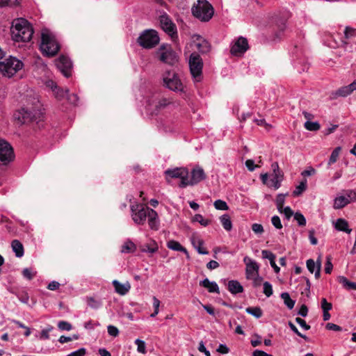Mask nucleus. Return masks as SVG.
I'll return each mask as SVG.
<instances>
[{
  "mask_svg": "<svg viewBox=\"0 0 356 356\" xmlns=\"http://www.w3.org/2000/svg\"><path fill=\"white\" fill-rule=\"evenodd\" d=\"M200 285L207 289L210 293H219V287L216 282H211L208 278H205L200 282Z\"/></svg>",
  "mask_w": 356,
  "mask_h": 356,
  "instance_id": "4be33fe9",
  "label": "nucleus"
},
{
  "mask_svg": "<svg viewBox=\"0 0 356 356\" xmlns=\"http://www.w3.org/2000/svg\"><path fill=\"white\" fill-rule=\"evenodd\" d=\"M321 308L323 311H330L332 308V305L328 302L326 298H322L321 300Z\"/></svg>",
  "mask_w": 356,
  "mask_h": 356,
  "instance_id": "0e129e2a",
  "label": "nucleus"
},
{
  "mask_svg": "<svg viewBox=\"0 0 356 356\" xmlns=\"http://www.w3.org/2000/svg\"><path fill=\"white\" fill-rule=\"evenodd\" d=\"M88 305L94 309H97L102 306V302L99 299H95L93 297H88L86 298Z\"/></svg>",
  "mask_w": 356,
  "mask_h": 356,
  "instance_id": "72a5a7b5",
  "label": "nucleus"
},
{
  "mask_svg": "<svg viewBox=\"0 0 356 356\" xmlns=\"http://www.w3.org/2000/svg\"><path fill=\"white\" fill-rule=\"evenodd\" d=\"M213 205L217 210L227 211L229 209L227 204L222 200H216Z\"/></svg>",
  "mask_w": 356,
  "mask_h": 356,
  "instance_id": "a18cd8bd",
  "label": "nucleus"
},
{
  "mask_svg": "<svg viewBox=\"0 0 356 356\" xmlns=\"http://www.w3.org/2000/svg\"><path fill=\"white\" fill-rule=\"evenodd\" d=\"M192 13L202 22H208L213 17L214 10L211 4L207 0H198L192 8Z\"/></svg>",
  "mask_w": 356,
  "mask_h": 356,
  "instance_id": "20e7f679",
  "label": "nucleus"
},
{
  "mask_svg": "<svg viewBox=\"0 0 356 356\" xmlns=\"http://www.w3.org/2000/svg\"><path fill=\"white\" fill-rule=\"evenodd\" d=\"M159 247L157 243L153 241L150 243H147L141 246L140 250L143 252L155 253L158 251Z\"/></svg>",
  "mask_w": 356,
  "mask_h": 356,
  "instance_id": "c756f323",
  "label": "nucleus"
},
{
  "mask_svg": "<svg viewBox=\"0 0 356 356\" xmlns=\"http://www.w3.org/2000/svg\"><path fill=\"white\" fill-rule=\"evenodd\" d=\"M150 209L142 204H134L131 206V218L136 225H143L150 213Z\"/></svg>",
  "mask_w": 356,
  "mask_h": 356,
  "instance_id": "1a4fd4ad",
  "label": "nucleus"
},
{
  "mask_svg": "<svg viewBox=\"0 0 356 356\" xmlns=\"http://www.w3.org/2000/svg\"><path fill=\"white\" fill-rule=\"evenodd\" d=\"M147 218L150 229L157 230L159 227V220L156 211L154 209L151 210Z\"/></svg>",
  "mask_w": 356,
  "mask_h": 356,
  "instance_id": "393cba45",
  "label": "nucleus"
},
{
  "mask_svg": "<svg viewBox=\"0 0 356 356\" xmlns=\"http://www.w3.org/2000/svg\"><path fill=\"white\" fill-rule=\"evenodd\" d=\"M69 92V90H63V89H60L59 88H58L57 90H56L54 93V95L55 97L58 99H62L63 98H64L65 96H67V93Z\"/></svg>",
  "mask_w": 356,
  "mask_h": 356,
  "instance_id": "5fc2aeb1",
  "label": "nucleus"
},
{
  "mask_svg": "<svg viewBox=\"0 0 356 356\" xmlns=\"http://www.w3.org/2000/svg\"><path fill=\"white\" fill-rule=\"evenodd\" d=\"M343 33L344 40H342V43L344 47L350 42L356 43V29L346 26Z\"/></svg>",
  "mask_w": 356,
  "mask_h": 356,
  "instance_id": "aec40b11",
  "label": "nucleus"
},
{
  "mask_svg": "<svg viewBox=\"0 0 356 356\" xmlns=\"http://www.w3.org/2000/svg\"><path fill=\"white\" fill-rule=\"evenodd\" d=\"M159 21L161 26L165 32L168 34L175 33V26L165 13L160 16Z\"/></svg>",
  "mask_w": 356,
  "mask_h": 356,
  "instance_id": "a211bd4d",
  "label": "nucleus"
},
{
  "mask_svg": "<svg viewBox=\"0 0 356 356\" xmlns=\"http://www.w3.org/2000/svg\"><path fill=\"white\" fill-rule=\"evenodd\" d=\"M172 103V102L169 99L166 98L149 99L147 104V109L151 114H157L161 110L165 108Z\"/></svg>",
  "mask_w": 356,
  "mask_h": 356,
  "instance_id": "4468645a",
  "label": "nucleus"
},
{
  "mask_svg": "<svg viewBox=\"0 0 356 356\" xmlns=\"http://www.w3.org/2000/svg\"><path fill=\"white\" fill-rule=\"evenodd\" d=\"M160 41L158 32L154 29H146L143 31L138 38L137 42L144 49H152L156 47Z\"/></svg>",
  "mask_w": 356,
  "mask_h": 356,
  "instance_id": "0eeeda50",
  "label": "nucleus"
},
{
  "mask_svg": "<svg viewBox=\"0 0 356 356\" xmlns=\"http://www.w3.org/2000/svg\"><path fill=\"white\" fill-rule=\"evenodd\" d=\"M206 179V175L204 170L199 166L194 168L191 171V177L188 179L187 177V186L195 185Z\"/></svg>",
  "mask_w": 356,
  "mask_h": 356,
  "instance_id": "f3484780",
  "label": "nucleus"
},
{
  "mask_svg": "<svg viewBox=\"0 0 356 356\" xmlns=\"http://www.w3.org/2000/svg\"><path fill=\"white\" fill-rule=\"evenodd\" d=\"M289 327H290V329L294 332L296 333L298 336L300 337L301 338L304 339L305 340H307L308 338L306 335L300 333L299 332V330H298V328L296 327V326L291 322H289Z\"/></svg>",
  "mask_w": 356,
  "mask_h": 356,
  "instance_id": "bf43d9fd",
  "label": "nucleus"
},
{
  "mask_svg": "<svg viewBox=\"0 0 356 356\" xmlns=\"http://www.w3.org/2000/svg\"><path fill=\"white\" fill-rule=\"evenodd\" d=\"M339 282L346 289L348 290L353 289L356 291V282L349 281L346 277H339Z\"/></svg>",
  "mask_w": 356,
  "mask_h": 356,
  "instance_id": "2f4dec72",
  "label": "nucleus"
},
{
  "mask_svg": "<svg viewBox=\"0 0 356 356\" xmlns=\"http://www.w3.org/2000/svg\"><path fill=\"white\" fill-rule=\"evenodd\" d=\"M227 289L229 291L234 295L242 293L243 291V287L241 283L237 280H230L227 284Z\"/></svg>",
  "mask_w": 356,
  "mask_h": 356,
  "instance_id": "b1692460",
  "label": "nucleus"
},
{
  "mask_svg": "<svg viewBox=\"0 0 356 356\" xmlns=\"http://www.w3.org/2000/svg\"><path fill=\"white\" fill-rule=\"evenodd\" d=\"M136 250V245L131 240H127L121 247V252L133 253Z\"/></svg>",
  "mask_w": 356,
  "mask_h": 356,
  "instance_id": "c85d7f7f",
  "label": "nucleus"
},
{
  "mask_svg": "<svg viewBox=\"0 0 356 356\" xmlns=\"http://www.w3.org/2000/svg\"><path fill=\"white\" fill-rule=\"evenodd\" d=\"M193 220L199 222L204 227H207L211 223L210 220L205 219L201 214H195L193 218Z\"/></svg>",
  "mask_w": 356,
  "mask_h": 356,
  "instance_id": "a19ab883",
  "label": "nucleus"
},
{
  "mask_svg": "<svg viewBox=\"0 0 356 356\" xmlns=\"http://www.w3.org/2000/svg\"><path fill=\"white\" fill-rule=\"evenodd\" d=\"M193 244L195 247L197 252L200 254H207L209 252L202 248L203 241L200 238H193L192 241Z\"/></svg>",
  "mask_w": 356,
  "mask_h": 356,
  "instance_id": "4c0bfd02",
  "label": "nucleus"
},
{
  "mask_svg": "<svg viewBox=\"0 0 356 356\" xmlns=\"http://www.w3.org/2000/svg\"><path fill=\"white\" fill-rule=\"evenodd\" d=\"M306 265L308 270L311 273H315L314 275L316 279L320 277L321 268V261L320 258L317 259L316 262H315L314 259H309L307 260Z\"/></svg>",
  "mask_w": 356,
  "mask_h": 356,
  "instance_id": "6ab92c4d",
  "label": "nucleus"
},
{
  "mask_svg": "<svg viewBox=\"0 0 356 356\" xmlns=\"http://www.w3.org/2000/svg\"><path fill=\"white\" fill-rule=\"evenodd\" d=\"M86 353V350L84 348H81L77 350L72 352L67 356H84Z\"/></svg>",
  "mask_w": 356,
  "mask_h": 356,
  "instance_id": "774afa93",
  "label": "nucleus"
},
{
  "mask_svg": "<svg viewBox=\"0 0 356 356\" xmlns=\"http://www.w3.org/2000/svg\"><path fill=\"white\" fill-rule=\"evenodd\" d=\"M261 254L264 259H268L270 262L275 259V255L270 250H264L261 251Z\"/></svg>",
  "mask_w": 356,
  "mask_h": 356,
  "instance_id": "4d7b16f0",
  "label": "nucleus"
},
{
  "mask_svg": "<svg viewBox=\"0 0 356 356\" xmlns=\"http://www.w3.org/2000/svg\"><path fill=\"white\" fill-rule=\"evenodd\" d=\"M159 305H160V300L154 296L153 297V307L154 309V312L150 315V317L154 318L158 314Z\"/></svg>",
  "mask_w": 356,
  "mask_h": 356,
  "instance_id": "864d4df0",
  "label": "nucleus"
},
{
  "mask_svg": "<svg viewBox=\"0 0 356 356\" xmlns=\"http://www.w3.org/2000/svg\"><path fill=\"white\" fill-rule=\"evenodd\" d=\"M220 220L223 228L225 230L230 231L232 229V223L229 215L224 214L221 216Z\"/></svg>",
  "mask_w": 356,
  "mask_h": 356,
  "instance_id": "473e14b6",
  "label": "nucleus"
},
{
  "mask_svg": "<svg viewBox=\"0 0 356 356\" xmlns=\"http://www.w3.org/2000/svg\"><path fill=\"white\" fill-rule=\"evenodd\" d=\"M11 247L17 257L20 258L24 255V247L19 241L17 239L13 240L11 243Z\"/></svg>",
  "mask_w": 356,
  "mask_h": 356,
  "instance_id": "cd10ccee",
  "label": "nucleus"
},
{
  "mask_svg": "<svg viewBox=\"0 0 356 356\" xmlns=\"http://www.w3.org/2000/svg\"><path fill=\"white\" fill-rule=\"evenodd\" d=\"M304 127L308 131H316L320 129L321 125L318 122L307 120L304 124Z\"/></svg>",
  "mask_w": 356,
  "mask_h": 356,
  "instance_id": "58836bf2",
  "label": "nucleus"
},
{
  "mask_svg": "<svg viewBox=\"0 0 356 356\" xmlns=\"http://www.w3.org/2000/svg\"><path fill=\"white\" fill-rule=\"evenodd\" d=\"M282 213L284 214L285 218L287 220H289L292 216H294V214H295L290 207H286L283 208Z\"/></svg>",
  "mask_w": 356,
  "mask_h": 356,
  "instance_id": "e2e57ef3",
  "label": "nucleus"
},
{
  "mask_svg": "<svg viewBox=\"0 0 356 356\" xmlns=\"http://www.w3.org/2000/svg\"><path fill=\"white\" fill-rule=\"evenodd\" d=\"M248 49V43L246 38L240 37L232 46L230 52L234 56H239L244 54Z\"/></svg>",
  "mask_w": 356,
  "mask_h": 356,
  "instance_id": "2eb2a0df",
  "label": "nucleus"
},
{
  "mask_svg": "<svg viewBox=\"0 0 356 356\" xmlns=\"http://www.w3.org/2000/svg\"><path fill=\"white\" fill-rule=\"evenodd\" d=\"M23 63L14 56H9L0 61V72L5 76L11 77L23 67Z\"/></svg>",
  "mask_w": 356,
  "mask_h": 356,
  "instance_id": "423d86ee",
  "label": "nucleus"
},
{
  "mask_svg": "<svg viewBox=\"0 0 356 356\" xmlns=\"http://www.w3.org/2000/svg\"><path fill=\"white\" fill-rule=\"evenodd\" d=\"M264 286V293L266 296V297H270L273 294V286L272 284L269 282H264L263 284Z\"/></svg>",
  "mask_w": 356,
  "mask_h": 356,
  "instance_id": "8fccbe9b",
  "label": "nucleus"
},
{
  "mask_svg": "<svg viewBox=\"0 0 356 356\" xmlns=\"http://www.w3.org/2000/svg\"><path fill=\"white\" fill-rule=\"evenodd\" d=\"M165 175L171 178H180L181 182L179 186L185 188L187 186V177L188 176V171L185 168H176L174 169H168L165 171Z\"/></svg>",
  "mask_w": 356,
  "mask_h": 356,
  "instance_id": "f8f14e48",
  "label": "nucleus"
},
{
  "mask_svg": "<svg viewBox=\"0 0 356 356\" xmlns=\"http://www.w3.org/2000/svg\"><path fill=\"white\" fill-rule=\"evenodd\" d=\"M350 203V200L343 195H339L334 198L333 207L335 209H340Z\"/></svg>",
  "mask_w": 356,
  "mask_h": 356,
  "instance_id": "bb28decb",
  "label": "nucleus"
},
{
  "mask_svg": "<svg viewBox=\"0 0 356 356\" xmlns=\"http://www.w3.org/2000/svg\"><path fill=\"white\" fill-rule=\"evenodd\" d=\"M334 228L337 231L343 232L350 234L352 232V229L349 228L348 222L343 218H339L334 222Z\"/></svg>",
  "mask_w": 356,
  "mask_h": 356,
  "instance_id": "a878e982",
  "label": "nucleus"
},
{
  "mask_svg": "<svg viewBox=\"0 0 356 356\" xmlns=\"http://www.w3.org/2000/svg\"><path fill=\"white\" fill-rule=\"evenodd\" d=\"M271 168L273 170V175L275 176H283L282 171L280 170L278 163L277 162H274L271 165Z\"/></svg>",
  "mask_w": 356,
  "mask_h": 356,
  "instance_id": "69168bd1",
  "label": "nucleus"
},
{
  "mask_svg": "<svg viewBox=\"0 0 356 356\" xmlns=\"http://www.w3.org/2000/svg\"><path fill=\"white\" fill-rule=\"evenodd\" d=\"M60 49V45L55 36L48 30L44 29L42 32V40L40 50L43 55L49 57L55 56Z\"/></svg>",
  "mask_w": 356,
  "mask_h": 356,
  "instance_id": "7ed1b4c3",
  "label": "nucleus"
},
{
  "mask_svg": "<svg viewBox=\"0 0 356 356\" xmlns=\"http://www.w3.org/2000/svg\"><path fill=\"white\" fill-rule=\"evenodd\" d=\"M351 91L350 90L348 86H342L339 88L338 90L332 92V95L334 98H337L339 97H346L351 94Z\"/></svg>",
  "mask_w": 356,
  "mask_h": 356,
  "instance_id": "7c9ffc66",
  "label": "nucleus"
},
{
  "mask_svg": "<svg viewBox=\"0 0 356 356\" xmlns=\"http://www.w3.org/2000/svg\"><path fill=\"white\" fill-rule=\"evenodd\" d=\"M167 247L170 250L184 252L186 257L189 259V253L188 250L183 247L179 242L175 240H170L167 242Z\"/></svg>",
  "mask_w": 356,
  "mask_h": 356,
  "instance_id": "5701e85b",
  "label": "nucleus"
},
{
  "mask_svg": "<svg viewBox=\"0 0 356 356\" xmlns=\"http://www.w3.org/2000/svg\"><path fill=\"white\" fill-rule=\"evenodd\" d=\"M190 72L195 82L201 81L202 79L203 60L196 52L191 54L188 60Z\"/></svg>",
  "mask_w": 356,
  "mask_h": 356,
  "instance_id": "6e6552de",
  "label": "nucleus"
},
{
  "mask_svg": "<svg viewBox=\"0 0 356 356\" xmlns=\"http://www.w3.org/2000/svg\"><path fill=\"white\" fill-rule=\"evenodd\" d=\"M33 34L31 24L24 18L14 19L11 26V35L15 42H29Z\"/></svg>",
  "mask_w": 356,
  "mask_h": 356,
  "instance_id": "f03ea898",
  "label": "nucleus"
},
{
  "mask_svg": "<svg viewBox=\"0 0 356 356\" xmlns=\"http://www.w3.org/2000/svg\"><path fill=\"white\" fill-rule=\"evenodd\" d=\"M252 229L257 234H261L264 232V227L262 225L259 223L252 224Z\"/></svg>",
  "mask_w": 356,
  "mask_h": 356,
  "instance_id": "052dcab7",
  "label": "nucleus"
},
{
  "mask_svg": "<svg viewBox=\"0 0 356 356\" xmlns=\"http://www.w3.org/2000/svg\"><path fill=\"white\" fill-rule=\"evenodd\" d=\"M271 222L276 229H280L282 228V224L278 216H273L271 218Z\"/></svg>",
  "mask_w": 356,
  "mask_h": 356,
  "instance_id": "13d9d810",
  "label": "nucleus"
},
{
  "mask_svg": "<svg viewBox=\"0 0 356 356\" xmlns=\"http://www.w3.org/2000/svg\"><path fill=\"white\" fill-rule=\"evenodd\" d=\"M245 312L254 316L257 318H259L262 316L263 312L260 307H249L245 309Z\"/></svg>",
  "mask_w": 356,
  "mask_h": 356,
  "instance_id": "c9c22d12",
  "label": "nucleus"
},
{
  "mask_svg": "<svg viewBox=\"0 0 356 356\" xmlns=\"http://www.w3.org/2000/svg\"><path fill=\"white\" fill-rule=\"evenodd\" d=\"M54 330V327L48 325L47 327L43 329L40 332V339L41 340H47L49 339V332Z\"/></svg>",
  "mask_w": 356,
  "mask_h": 356,
  "instance_id": "49530a36",
  "label": "nucleus"
},
{
  "mask_svg": "<svg viewBox=\"0 0 356 356\" xmlns=\"http://www.w3.org/2000/svg\"><path fill=\"white\" fill-rule=\"evenodd\" d=\"M42 104L38 97H33L31 99H29L27 105L21 108L17 115V118L23 124L33 122L38 123L42 120Z\"/></svg>",
  "mask_w": 356,
  "mask_h": 356,
  "instance_id": "f257e3e1",
  "label": "nucleus"
},
{
  "mask_svg": "<svg viewBox=\"0 0 356 356\" xmlns=\"http://www.w3.org/2000/svg\"><path fill=\"white\" fill-rule=\"evenodd\" d=\"M36 273L33 272L31 268H26L22 270V275L24 278L31 280L35 276Z\"/></svg>",
  "mask_w": 356,
  "mask_h": 356,
  "instance_id": "603ef678",
  "label": "nucleus"
},
{
  "mask_svg": "<svg viewBox=\"0 0 356 356\" xmlns=\"http://www.w3.org/2000/svg\"><path fill=\"white\" fill-rule=\"evenodd\" d=\"M296 322L305 330H309L311 327L310 325H307L306 321L301 318L297 317Z\"/></svg>",
  "mask_w": 356,
  "mask_h": 356,
  "instance_id": "680f3d73",
  "label": "nucleus"
},
{
  "mask_svg": "<svg viewBox=\"0 0 356 356\" xmlns=\"http://www.w3.org/2000/svg\"><path fill=\"white\" fill-rule=\"evenodd\" d=\"M58 70L63 76L68 78L72 74V63L71 60L64 55L59 56L55 61Z\"/></svg>",
  "mask_w": 356,
  "mask_h": 356,
  "instance_id": "ddd939ff",
  "label": "nucleus"
},
{
  "mask_svg": "<svg viewBox=\"0 0 356 356\" xmlns=\"http://www.w3.org/2000/svg\"><path fill=\"white\" fill-rule=\"evenodd\" d=\"M112 284L115 288V291L121 296L126 295L131 289V285L128 282L125 284H122L119 281L115 280L112 282Z\"/></svg>",
  "mask_w": 356,
  "mask_h": 356,
  "instance_id": "412c9836",
  "label": "nucleus"
},
{
  "mask_svg": "<svg viewBox=\"0 0 356 356\" xmlns=\"http://www.w3.org/2000/svg\"><path fill=\"white\" fill-rule=\"evenodd\" d=\"M163 86L175 92H184V86L177 73L172 70H166L162 74Z\"/></svg>",
  "mask_w": 356,
  "mask_h": 356,
  "instance_id": "39448f33",
  "label": "nucleus"
},
{
  "mask_svg": "<svg viewBox=\"0 0 356 356\" xmlns=\"http://www.w3.org/2000/svg\"><path fill=\"white\" fill-rule=\"evenodd\" d=\"M341 149V147H337L332 151L328 161L329 165H331L332 164L336 163V161L338 159Z\"/></svg>",
  "mask_w": 356,
  "mask_h": 356,
  "instance_id": "ea45409f",
  "label": "nucleus"
},
{
  "mask_svg": "<svg viewBox=\"0 0 356 356\" xmlns=\"http://www.w3.org/2000/svg\"><path fill=\"white\" fill-rule=\"evenodd\" d=\"M307 179L302 180L298 186H297L293 192V195L297 197L300 195L307 188Z\"/></svg>",
  "mask_w": 356,
  "mask_h": 356,
  "instance_id": "f704fd0d",
  "label": "nucleus"
},
{
  "mask_svg": "<svg viewBox=\"0 0 356 356\" xmlns=\"http://www.w3.org/2000/svg\"><path fill=\"white\" fill-rule=\"evenodd\" d=\"M107 331L110 336L116 337L119 335V330L117 327L109 325L107 326Z\"/></svg>",
  "mask_w": 356,
  "mask_h": 356,
  "instance_id": "6e6d98bb",
  "label": "nucleus"
},
{
  "mask_svg": "<svg viewBox=\"0 0 356 356\" xmlns=\"http://www.w3.org/2000/svg\"><path fill=\"white\" fill-rule=\"evenodd\" d=\"M251 280H252V284L254 287L259 286L263 281V278L259 275V273L255 275Z\"/></svg>",
  "mask_w": 356,
  "mask_h": 356,
  "instance_id": "338daca9",
  "label": "nucleus"
},
{
  "mask_svg": "<svg viewBox=\"0 0 356 356\" xmlns=\"http://www.w3.org/2000/svg\"><path fill=\"white\" fill-rule=\"evenodd\" d=\"M285 202V195L284 194H278L276 197V205L277 210L280 213H282V209L284 208V204Z\"/></svg>",
  "mask_w": 356,
  "mask_h": 356,
  "instance_id": "37998d69",
  "label": "nucleus"
},
{
  "mask_svg": "<svg viewBox=\"0 0 356 356\" xmlns=\"http://www.w3.org/2000/svg\"><path fill=\"white\" fill-rule=\"evenodd\" d=\"M58 327L61 331H70L72 329V325L67 321H60L58 323Z\"/></svg>",
  "mask_w": 356,
  "mask_h": 356,
  "instance_id": "09e8293b",
  "label": "nucleus"
},
{
  "mask_svg": "<svg viewBox=\"0 0 356 356\" xmlns=\"http://www.w3.org/2000/svg\"><path fill=\"white\" fill-rule=\"evenodd\" d=\"M15 158L13 149L10 144L6 140L0 138V161L7 164Z\"/></svg>",
  "mask_w": 356,
  "mask_h": 356,
  "instance_id": "9b49d317",
  "label": "nucleus"
},
{
  "mask_svg": "<svg viewBox=\"0 0 356 356\" xmlns=\"http://www.w3.org/2000/svg\"><path fill=\"white\" fill-rule=\"evenodd\" d=\"M159 60L169 65H174L179 60L178 54L170 47L162 44L158 51Z\"/></svg>",
  "mask_w": 356,
  "mask_h": 356,
  "instance_id": "9d476101",
  "label": "nucleus"
},
{
  "mask_svg": "<svg viewBox=\"0 0 356 356\" xmlns=\"http://www.w3.org/2000/svg\"><path fill=\"white\" fill-rule=\"evenodd\" d=\"M283 176H275L273 175V177L270 180L268 186L273 187L275 189H277L280 187V182Z\"/></svg>",
  "mask_w": 356,
  "mask_h": 356,
  "instance_id": "79ce46f5",
  "label": "nucleus"
},
{
  "mask_svg": "<svg viewBox=\"0 0 356 356\" xmlns=\"http://www.w3.org/2000/svg\"><path fill=\"white\" fill-rule=\"evenodd\" d=\"M135 343L137 345V351L142 354L146 353L145 342L139 339H136Z\"/></svg>",
  "mask_w": 356,
  "mask_h": 356,
  "instance_id": "de8ad7c7",
  "label": "nucleus"
},
{
  "mask_svg": "<svg viewBox=\"0 0 356 356\" xmlns=\"http://www.w3.org/2000/svg\"><path fill=\"white\" fill-rule=\"evenodd\" d=\"M294 219L297 221L299 226H305L306 225V218L300 212H296L294 214Z\"/></svg>",
  "mask_w": 356,
  "mask_h": 356,
  "instance_id": "3c124183",
  "label": "nucleus"
},
{
  "mask_svg": "<svg viewBox=\"0 0 356 356\" xmlns=\"http://www.w3.org/2000/svg\"><path fill=\"white\" fill-rule=\"evenodd\" d=\"M196 47L197 49L202 54L207 53L209 51V44L206 40H202L201 42L197 43Z\"/></svg>",
  "mask_w": 356,
  "mask_h": 356,
  "instance_id": "c03bdc74",
  "label": "nucleus"
},
{
  "mask_svg": "<svg viewBox=\"0 0 356 356\" xmlns=\"http://www.w3.org/2000/svg\"><path fill=\"white\" fill-rule=\"evenodd\" d=\"M243 262L246 265L245 275L247 279H252L255 275L258 274L259 266L255 261L248 257H245Z\"/></svg>",
  "mask_w": 356,
  "mask_h": 356,
  "instance_id": "dca6fc26",
  "label": "nucleus"
},
{
  "mask_svg": "<svg viewBox=\"0 0 356 356\" xmlns=\"http://www.w3.org/2000/svg\"><path fill=\"white\" fill-rule=\"evenodd\" d=\"M281 298L284 300L285 305L289 309H292L295 305V301L293 300L289 293L284 292L281 294Z\"/></svg>",
  "mask_w": 356,
  "mask_h": 356,
  "instance_id": "e433bc0d",
  "label": "nucleus"
}]
</instances>
